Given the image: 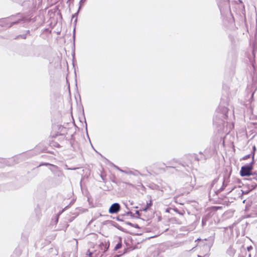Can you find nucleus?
<instances>
[{
  "mask_svg": "<svg viewBox=\"0 0 257 257\" xmlns=\"http://www.w3.org/2000/svg\"><path fill=\"white\" fill-rule=\"evenodd\" d=\"M224 189V181H219L218 179H214L211 185V191L217 194Z\"/></svg>",
  "mask_w": 257,
  "mask_h": 257,
  "instance_id": "1",
  "label": "nucleus"
},
{
  "mask_svg": "<svg viewBox=\"0 0 257 257\" xmlns=\"http://www.w3.org/2000/svg\"><path fill=\"white\" fill-rule=\"evenodd\" d=\"M252 169V167L250 165H246L242 166L241 168L240 172L241 176H250L251 173L250 171Z\"/></svg>",
  "mask_w": 257,
  "mask_h": 257,
  "instance_id": "2",
  "label": "nucleus"
},
{
  "mask_svg": "<svg viewBox=\"0 0 257 257\" xmlns=\"http://www.w3.org/2000/svg\"><path fill=\"white\" fill-rule=\"evenodd\" d=\"M120 210V205L117 203H113L111 205L109 209V213L114 214L118 212Z\"/></svg>",
  "mask_w": 257,
  "mask_h": 257,
  "instance_id": "3",
  "label": "nucleus"
},
{
  "mask_svg": "<svg viewBox=\"0 0 257 257\" xmlns=\"http://www.w3.org/2000/svg\"><path fill=\"white\" fill-rule=\"evenodd\" d=\"M217 111H220V116L225 118L226 116V113L227 112V109L226 107H221V106H220L217 110Z\"/></svg>",
  "mask_w": 257,
  "mask_h": 257,
  "instance_id": "4",
  "label": "nucleus"
},
{
  "mask_svg": "<svg viewBox=\"0 0 257 257\" xmlns=\"http://www.w3.org/2000/svg\"><path fill=\"white\" fill-rule=\"evenodd\" d=\"M109 247V245L105 242H102L99 244V248L100 250L102 252H105L106 251Z\"/></svg>",
  "mask_w": 257,
  "mask_h": 257,
  "instance_id": "5",
  "label": "nucleus"
},
{
  "mask_svg": "<svg viewBox=\"0 0 257 257\" xmlns=\"http://www.w3.org/2000/svg\"><path fill=\"white\" fill-rule=\"evenodd\" d=\"M124 173L126 174H132V175H137L138 174V173H139V172L137 171H135V172H133L132 171H125V172H124Z\"/></svg>",
  "mask_w": 257,
  "mask_h": 257,
  "instance_id": "6",
  "label": "nucleus"
},
{
  "mask_svg": "<svg viewBox=\"0 0 257 257\" xmlns=\"http://www.w3.org/2000/svg\"><path fill=\"white\" fill-rule=\"evenodd\" d=\"M121 243L120 241L116 244L115 246L114 247V250H116L117 249H119V248H121Z\"/></svg>",
  "mask_w": 257,
  "mask_h": 257,
  "instance_id": "7",
  "label": "nucleus"
},
{
  "mask_svg": "<svg viewBox=\"0 0 257 257\" xmlns=\"http://www.w3.org/2000/svg\"><path fill=\"white\" fill-rule=\"evenodd\" d=\"M86 0H80L79 2V10L80 9L81 7L83 5Z\"/></svg>",
  "mask_w": 257,
  "mask_h": 257,
  "instance_id": "8",
  "label": "nucleus"
},
{
  "mask_svg": "<svg viewBox=\"0 0 257 257\" xmlns=\"http://www.w3.org/2000/svg\"><path fill=\"white\" fill-rule=\"evenodd\" d=\"M152 205V201H150V202L149 203H148L146 205V207L149 208H150Z\"/></svg>",
  "mask_w": 257,
  "mask_h": 257,
  "instance_id": "9",
  "label": "nucleus"
},
{
  "mask_svg": "<svg viewBox=\"0 0 257 257\" xmlns=\"http://www.w3.org/2000/svg\"><path fill=\"white\" fill-rule=\"evenodd\" d=\"M219 122V120L218 121V120L217 119L216 117L214 119V124L218 125Z\"/></svg>",
  "mask_w": 257,
  "mask_h": 257,
  "instance_id": "10",
  "label": "nucleus"
},
{
  "mask_svg": "<svg viewBox=\"0 0 257 257\" xmlns=\"http://www.w3.org/2000/svg\"><path fill=\"white\" fill-rule=\"evenodd\" d=\"M250 154H249V155H246V156H244L242 158V160H245L247 159L248 158H249L250 157Z\"/></svg>",
  "mask_w": 257,
  "mask_h": 257,
  "instance_id": "11",
  "label": "nucleus"
},
{
  "mask_svg": "<svg viewBox=\"0 0 257 257\" xmlns=\"http://www.w3.org/2000/svg\"><path fill=\"white\" fill-rule=\"evenodd\" d=\"M87 255H88L89 257H91V255L92 254V252L90 251L89 250H88L86 253Z\"/></svg>",
  "mask_w": 257,
  "mask_h": 257,
  "instance_id": "12",
  "label": "nucleus"
},
{
  "mask_svg": "<svg viewBox=\"0 0 257 257\" xmlns=\"http://www.w3.org/2000/svg\"><path fill=\"white\" fill-rule=\"evenodd\" d=\"M116 169H117L119 171H120V172H122V173H124V172H125V171L123 170H122V169H120V168H118V167H116Z\"/></svg>",
  "mask_w": 257,
  "mask_h": 257,
  "instance_id": "13",
  "label": "nucleus"
},
{
  "mask_svg": "<svg viewBox=\"0 0 257 257\" xmlns=\"http://www.w3.org/2000/svg\"><path fill=\"white\" fill-rule=\"evenodd\" d=\"M18 22H13L12 23H11V25L9 26V27H11L13 25L15 24H16Z\"/></svg>",
  "mask_w": 257,
  "mask_h": 257,
  "instance_id": "14",
  "label": "nucleus"
},
{
  "mask_svg": "<svg viewBox=\"0 0 257 257\" xmlns=\"http://www.w3.org/2000/svg\"><path fill=\"white\" fill-rule=\"evenodd\" d=\"M198 257H208V256L207 254L204 255V256H202L200 255H198Z\"/></svg>",
  "mask_w": 257,
  "mask_h": 257,
  "instance_id": "15",
  "label": "nucleus"
},
{
  "mask_svg": "<svg viewBox=\"0 0 257 257\" xmlns=\"http://www.w3.org/2000/svg\"><path fill=\"white\" fill-rule=\"evenodd\" d=\"M252 149H253V152H254L255 151V149H256L255 146H253Z\"/></svg>",
  "mask_w": 257,
  "mask_h": 257,
  "instance_id": "16",
  "label": "nucleus"
},
{
  "mask_svg": "<svg viewBox=\"0 0 257 257\" xmlns=\"http://www.w3.org/2000/svg\"><path fill=\"white\" fill-rule=\"evenodd\" d=\"M136 213L138 215H140V213H139V211H136Z\"/></svg>",
  "mask_w": 257,
  "mask_h": 257,
  "instance_id": "17",
  "label": "nucleus"
},
{
  "mask_svg": "<svg viewBox=\"0 0 257 257\" xmlns=\"http://www.w3.org/2000/svg\"><path fill=\"white\" fill-rule=\"evenodd\" d=\"M148 209V208L146 207L144 209H143V210L145 211H146Z\"/></svg>",
  "mask_w": 257,
  "mask_h": 257,
  "instance_id": "18",
  "label": "nucleus"
},
{
  "mask_svg": "<svg viewBox=\"0 0 257 257\" xmlns=\"http://www.w3.org/2000/svg\"><path fill=\"white\" fill-rule=\"evenodd\" d=\"M9 21V20H8V19L4 20V21H5V22H7V21Z\"/></svg>",
  "mask_w": 257,
  "mask_h": 257,
  "instance_id": "19",
  "label": "nucleus"
},
{
  "mask_svg": "<svg viewBox=\"0 0 257 257\" xmlns=\"http://www.w3.org/2000/svg\"><path fill=\"white\" fill-rule=\"evenodd\" d=\"M251 248V246L248 247H247V249H248V250H249V249H250V248Z\"/></svg>",
  "mask_w": 257,
  "mask_h": 257,
  "instance_id": "20",
  "label": "nucleus"
},
{
  "mask_svg": "<svg viewBox=\"0 0 257 257\" xmlns=\"http://www.w3.org/2000/svg\"><path fill=\"white\" fill-rule=\"evenodd\" d=\"M254 158V154H253V156H252V159H253Z\"/></svg>",
  "mask_w": 257,
  "mask_h": 257,
  "instance_id": "21",
  "label": "nucleus"
},
{
  "mask_svg": "<svg viewBox=\"0 0 257 257\" xmlns=\"http://www.w3.org/2000/svg\"><path fill=\"white\" fill-rule=\"evenodd\" d=\"M114 257H118V255H116Z\"/></svg>",
  "mask_w": 257,
  "mask_h": 257,
  "instance_id": "22",
  "label": "nucleus"
}]
</instances>
